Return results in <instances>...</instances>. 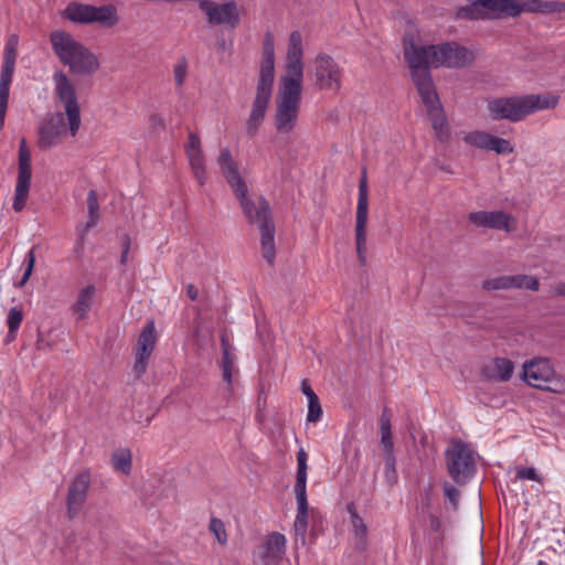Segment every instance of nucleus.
Returning a JSON list of instances; mask_svg holds the SVG:
<instances>
[{
    "label": "nucleus",
    "instance_id": "f257e3e1",
    "mask_svg": "<svg viewBox=\"0 0 565 565\" xmlns=\"http://www.w3.org/2000/svg\"><path fill=\"white\" fill-rule=\"evenodd\" d=\"M305 78L301 34L294 31L288 41L285 65L277 84L274 124L282 136L291 135L298 127L302 105Z\"/></svg>",
    "mask_w": 565,
    "mask_h": 565
},
{
    "label": "nucleus",
    "instance_id": "f03ea898",
    "mask_svg": "<svg viewBox=\"0 0 565 565\" xmlns=\"http://www.w3.org/2000/svg\"><path fill=\"white\" fill-rule=\"evenodd\" d=\"M54 93L64 106V111L50 115L39 129V147L49 149L60 143L70 134L76 137L81 128V108L73 82L63 71L53 74Z\"/></svg>",
    "mask_w": 565,
    "mask_h": 565
},
{
    "label": "nucleus",
    "instance_id": "7ed1b4c3",
    "mask_svg": "<svg viewBox=\"0 0 565 565\" xmlns=\"http://www.w3.org/2000/svg\"><path fill=\"white\" fill-rule=\"evenodd\" d=\"M565 11V2L555 0H469L467 6L457 10L461 19H500L516 18L522 13H561Z\"/></svg>",
    "mask_w": 565,
    "mask_h": 565
},
{
    "label": "nucleus",
    "instance_id": "20e7f679",
    "mask_svg": "<svg viewBox=\"0 0 565 565\" xmlns=\"http://www.w3.org/2000/svg\"><path fill=\"white\" fill-rule=\"evenodd\" d=\"M407 53L417 55L422 65L427 68H463L475 61V53L470 49L454 41L423 46L413 38H405L404 55Z\"/></svg>",
    "mask_w": 565,
    "mask_h": 565
},
{
    "label": "nucleus",
    "instance_id": "39448f33",
    "mask_svg": "<svg viewBox=\"0 0 565 565\" xmlns=\"http://www.w3.org/2000/svg\"><path fill=\"white\" fill-rule=\"evenodd\" d=\"M404 56L418 94L427 109L435 134L439 140L446 141L449 138L450 129L431 79L430 71L422 65V62L414 53H407Z\"/></svg>",
    "mask_w": 565,
    "mask_h": 565
},
{
    "label": "nucleus",
    "instance_id": "423d86ee",
    "mask_svg": "<svg viewBox=\"0 0 565 565\" xmlns=\"http://www.w3.org/2000/svg\"><path fill=\"white\" fill-rule=\"evenodd\" d=\"M50 43L60 62L72 74L90 76L100 68L98 56L71 33L55 30L50 34Z\"/></svg>",
    "mask_w": 565,
    "mask_h": 565
},
{
    "label": "nucleus",
    "instance_id": "0eeeda50",
    "mask_svg": "<svg viewBox=\"0 0 565 565\" xmlns=\"http://www.w3.org/2000/svg\"><path fill=\"white\" fill-rule=\"evenodd\" d=\"M554 94H529L490 99L487 104L489 116L494 120L521 121L531 114L554 109L558 105Z\"/></svg>",
    "mask_w": 565,
    "mask_h": 565
},
{
    "label": "nucleus",
    "instance_id": "6e6552de",
    "mask_svg": "<svg viewBox=\"0 0 565 565\" xmlns=\"http://www.w3.org/2000/svg\"><path fill=\"white\" fill-rule=\"evenodd\" d=\"M275 82V43L270 33L264 39L263 56L259 73L256 82L253 107L249 113V128L258 125L269 107Z\"/></svg>",
    "mask_w": 565,
    "mask_h": 565
},
{
    "label": "nucleus",
    "instance_id": "1a4fd4ad",
    "mask_svg": "<svg viewBox=\"0 0 565 565\" xmlns=\"http://www.w3.org/2000/svg\"><path fill=\"white\" fill-rule=\"evenodd\" d=\"M523 381L536 388L561 393L565 391V381L557 377L556 371L547 358H533L522 365Z\"/></svg>",
    "mask_w": 565,
    "mask_h": 565
},
{
    "label": "nucleus",
    "instance_id": "9d476101",
    "mask_svg": "<svg viewBox=\"0 0 565 565\" xmlns=\"http://www.w3.org/2000/svg\"><path fill=\"white\" fill-rule=\"evenodd\" d=\"M449 475L456 482H466L475 472L472 449L460 440H452L445 452Z\"/></svg>",
    "mask_w": 565,
    "mask_h": 565
},
{
    "label": "nucleus",
    "instance_id": "9b49d317",
    "mask_svg": "<svg viewBox=\"0 0 565 565\" xmlns=\"http://www.w3.org/2000/svg\"><path fill=\"white\" fill-rule=\"evenodd\" d=\"M309 76L320 90H339L342 83V70L334 58L319 53L311 62Z\"/></svg>",
    "mask_w": 565,
    "mask_h": 565
},
{
    "label": "nucleus",
    "instance_id": "f8f14e48",
    "mask_svg": "<svg viewBox=\"0 0 565 565\" xmlns=\"http://www.w3.org/2000/svg\"><path fill=\"white\" fill-rule=\"evenodd\" d=\"M64 15L72 22L82 24L98 22L104 26H114L118 22L117 10L113 6L95 7L72 2L65 8Z\"/></svg>",
    "mask_w": 565,
    "mask_h": 565
},
{
    "label": "nucleus",
    "instance_id": "ddd939ff",
    "mask_svg": "<svg viewBox=\"0 0 565 565\" xmlns=\"http://www.w3.org/2000/svg\"><path fill=\"white\" fill-rule=\"evenodd\" d=\"M254 222L260 234V245L264 259L273 265L276 257L275 224L271 218L268 203L263 198H257L253 203Z\"/></svg>",
    "mask_w": 565,
    "mask_h": 565
},
{
    "label": "nucleus",
    "instance_id": "4468645a",
    "mask_svg": "<svg viewBox=\"0 0 565 565\" xmlns=\"http://www.w3.org/2000/svg\"><path fill=\"white\" fill-rule=\"evenodd\" d=\"M369 220V198L366 172L363 171L359 183V196L355 221V244L359 260L362 265L366 262V226Z\"/></svg>",
    "mask_w": 565,
    "mask_h": 565
},
{
    "label": "nucleus",
    "instance_id": "2eb2a0df",
    "mask_svg": "<svg viewBox=\"0 0 565 565\" xmlns=\"http://www.w3.org/2000/svg\"><path fill=\"white\" fill-rule=\"evenodd\" d=\"M31 153L23 138L19 147L18 179L14 190L13 210L21 212L26 204L31 185Z\"/></svg>",
    "mask_w": 565,
    "mask_h": 565
},
{
    "label": "nucleus",
    "instance_id": "dca6fc26",
    "mask_svg": "<svg viewBox=\"0 0 565 565\" xmlns=\"http://www.w3.org/2000/svg\"><path fill=\"white\" fill-rule=\"evenodd\" d=\"M217 164L220 166L221 172L234 192L235 196L239 200L244 213H246V184L238 170L237 162L227 148L221 149L220 156L217 157Z\"/></svg>",
    "mask_w": 565,
    "mask_h": 565
},
{
    "label": "nucleus",
    "instance_id": "f3484780",
    "mask_svg": "<svg viewBox=\"0 0 565 565\" xmlns=\"http://www.w3.org/2000/svg\"><path fill=\"white\" fill-rule=\"evenodd\" d=\"M468 221L476 227L511 233L518 228V218L503 210L476 211L468 214Z\"/></svg>",
    "mask_w": 565,
    "mask_h": 565
},
{
    "label": "nucleus",
    "instance_id": "a211bd4d",
    "mask_svg": "<svg viewBox=\"0 0 565 565\" xmlns=\"http://www.w3.org/2000/svg\"><path fill=\"white\" fill-rule=\"evenodd\" d=\"M287 540L284 534L273 532L265 536L255 551L254 561L258 565H280L285 559Z\"/></svg>",
    "mask_w": 565,
    "mask_h": 565
},
{
    "label": "nucleus",
    "instance_id": "6ab92c4d",
    "mask_svg": "<svg viewBox=\"0 0 565 565\" xmlns=\"http://www.w3.org/2000/svg\"><path fill=\"white\" fill-rule=\"evenodd\" d=\"M462 140L470 147L484 151H493L497 154H510L514 152V147L508 139L494 136L486 130L465 132Z\"/></svg>",
    "mask_w": 565,
    "mask_h": 565
},
{
    "label": "nucleus",
    "instance_id": "aec40b11",
    "mask_svg": "<svg viewBox=\"0 0 565 565\" xmlns=\"http://www.w3.org/2000/svg\"><path fill=\"white\" fill-rule=\"evenodd\" d=\"M157 343V332L153 321H149L138 337L135 348V364L132 371L137 377L147 371L148 361Z\"/></svg>",
    "mask_w": 565,
    "mask_h": 565
},
{
    "label": "nucleus",
    "instance_id": "412c9836",
    "mask_svg": "<svg viewBox=\"0 0 565 565\" xmlns=\"http://www.w3.org/2000/svg\"><path fill=\"white\" fill-rule=\"evenodd\" d=\"M89 486L90 473L87 471L78 473L70 483L66 497L67 516L70 520L75 519L83 510Z\"/></svg>",
    "mask_w": 565,
    "mask_h": 565
},
{
    "label": "nucleus",
    "instance_id": "4be33fe9",
    "mask_svg": "<svg viewBox=\"0 0 565 565\" xmlns=\"http://www.w3.org/2000/svg\"><path fill=\"white\" fill-rule=\"evenodd\" d=\"M184 149L193 175L199 184L203 186L206 182L205 159L201 148V140L196 134H189Z\"/></svg>",
    "mask_w": 565,
    "mask_h": 565
},
{
    "label": "nucleus",
    "instance_id": "5701e85b",
    "mask_svg": "<svg viewBox=\"0 0 565 565\" xmlns=\"http://www.w3.org/2000/svg\"><path fill=\"white\" fill-rule=\"evenodd\" d=\"M297 501V515L294 523L295 540L297 543H306V533L308 529V501L307 491L295 490Z\"/></svg>",
    "mask_w": 565,
    "mask_h": 565
},
{
    "label": "nucleus",
    "instance_id": "b1692460",
    "mask_svg": "<svg viewBox=\"0 0 565 565\" xmlns=\"http://www.w3.org/2000/svg\"><path fill=\"white\" fill-rule=\"evenodd\" d=\"M514 372V363L505 358H494L482 366V374L490 380L507 382Z\"/></svg>",
    "mask_w": 565,
    "mask_h": 565
},
{
    "label": "nucleus",
    "instance_id": "393cba45",
    "mask_svg": "<svg viewBox=\"0 0 565 565\" xmlns=\"http://www.w3.org/2000/svg\"><path fill=\"white\" fill-rule=\"evenodd\" d=\"M14 65L10 62H2L0 74V130L4 126L8 109L10 85L12 83Z\"/></svg>",
    "mask_w": 565,
    "mask_h": 565
},
{
    "label": "nucleus",
    "instance_id": "a878e982",
    "mask_svg": "<svg viewBox=\"0 0 565 565\" xmlns=\"http://www.w3.org/2000/svg\"><path fill=\"white\" fill-rule=\"evenodd\" d=\"M95 295L96 288L94 285H87L78 291L77 297L72 305L73 313L76 316L77 320L87 318L94 303Z\"/></svg>",
    "mask_w": 565,
    "mask_h": 565
},
{
    "label": "nucleus",
    "instance_id": "bb28decb",
    "mask_svg": "<svg viewBox=\"0 0 565 565\" xmlns=\"http://www.w3.org/2000/svg\"><path fill=\"white\" fill-rule=\"evenodd\" d=\"M222 349L223 353L220 362V366L222 369V377L226 383L228 391L231 392L234 375L237 374V367L235 364L236 356L224 337H222Z\"/></svg>",
    "mask_w": 565,
    "mask_h": 565
},
{
    "label": "nucleus",
    "instance_id": "cd10ccee",
    "mask_svg": "<svg viewBox=\"0 0 565 565\" xmlns=\"http://www.w3.org/2000/svg\"><path fill=\"white\" fill-rule=\"evenodd\" d=\"M87 210H88V220L84 225L78 228V235L81 241H84L87 232L97 225L99 221V203L97 199V194L94 190H89L87 194Z\"/></svg>",
    "mask_w": 565,
    "mask_h": 565
},
{
    "label": "nucleus",
    "instance_id": "c85d7f7f",
    "mask_svg": "<svg viewBox=\"0 0 565 565\" xmlns=\"http://www.w3.org/2000/svg\"><path fill=\"white\" fill-rule=\"evenodd\" d=\"M348 511L351 516V525L353 529L355 546L359 550H364L366 545L367 526L362 518L356 513L353 504L348 505Z\"/></svg>",
    "mask_w": 565,
    "mask_h": 565
},
{
    "label": "nucleus",
    "instance_id": "c756f323",
    "mask_svg": "<svg viewBox=\"0 0 565 565\" xmlns=\"http://www.w3.org/2000/svg\"><path fill=\"white\" fill-rule=\"evenodd\" d=\"M115 471L129 475L132 469V455L129 448L116 449L110 458Z\"/></svg>",
    "mask_w": 565,
    "mask_h": 565
},
{
    "label": "nucleus",
    "instance_id": "7c9ffc66",
    "mask_svg": "<svg viewBox=\"0 0 565 565\" xmlns=\"http://www.w3.org/2000/svg\"><path fill=\"white\" fill-rule=\"evenodd\" d=\"M381 445L383 448V456L394 455V443L391 431L390 417L384 413L381 417Z\"/></svg>",
    "mask_w": 565,
    "mask_h": 565
},
{
    "label": "nucleus",
    "instance_id": "2f4dec72",
    "mask_svg": "<svg viewBox=\"0 0 565 565\" xmlns=\"http://www.w3.org/2000/svg\"><path fill=\"white\" fill-rule=\"evenodd\" d=\"M512 289H525L531 291H537L540 288V281L536 277L531 275H510Z\"/></svg>",
    "mask_w": 565,
    "mask_h": 565
},
{
    "label": "nucleus",
    "instance_id": "473e14b6",
    "mask_svg": "<svg viewBox=\"0 0 565 565\" xmlns=\"http://www.w3.org/2000/svg\"><path fill=\"white\" fill-rule=\"evenodd\" d=\"M307 459L308 456L306 451L303 449H300L297 454L298 470L295 490L307 491Z\"/></svg>",
    "mask_w": 565,
    "mask_h": 565
},
{
    "label": "nucleus",
    "instance_id": "72a5a7b5",
    "mask_svg": "<svg viewBox=\"0 0 565 565\" xmlns=\"http://www.w3.org/2000/svg\"><path fill=\"white\" fill-rule=\"evenodd\" d=\"M481 288L484 291L510 290L512 289L511 277L510 275H504L484 279Z\"/></svg>",
    "mask_w": 565,
    "mask_h": 565
},
{
    "label": "nucleus",
    "instance_id": "f704fd0d",
    "mask_svg": "<svg viewBox=\"0 0 565 565\" xmlns=\"http://www.w3.org/2000/svg\"><path fill=\"white\" fill-rule=\"evenodd\" d=\"M23 312L18 307H12L8 312L7 324H8V340L15 338L17 332L22 323Z\"/></svg>",
    "mask_w": 565,
    "mask_h": 565
},
{
    "label": "nucleus",
    "instance_id": "c9c22d12",
    "mask_svg": "<svg viewBox=\"0 0 565 565\" xmlns=\"http://www.w3.org/2000/svg\"><path fill=\"white\" fill-rule=\"evenodd\" d=\"M188 61L184 56L178 58L173 66V79L177 87L183 86L188 76Z\"/></svg>",
    "mask_w": 565,
    "mask_h": 565
},
{
    "label": "nucleus",
    "instance_id": "e433bc0d",
    "mask_svg": "<svg viewBox=\"0 0 565 565\" xmlns=\"http://www.w3.org/2000/svg\"><path fill=\"white\" fill-rule=\"evenodd\" d=\"M209 530L214 534L215 540L221 544L225 545L227 543V534L225 530V524L222 520L217 518H212L209 524Z\"/></svg>",
    "mask_w": 565,
    "mask_h": 565
},
{
    "label": "nucleus",
    "instance_id": "4c0bfd02",
    "mask_svg": "<svg viewBox=\"0 0 565 565\" xmlns=\"http://www.w3.org/2000/svg\"><path fill=\"white\" fill-rule=\"evenodd\" d=\"M24 273H23V276L20 280V282L18 284L19 287H23L28 280L30 279L32 273H33V269H34V265H35V248L32 247L25 255L24 257Z\"/></svg>",
    "mask_w": 565,
    "mask_h": 565
},
{
    "label": "nucleus",
    "instance_id": "58836bf2",
    "mask_svg": "<svg viewBox=\"0 0 565 565\" xmlns=\"http://www.w3.org/2000/svg\"><path fill=\"white\" fill-rule=\"evenodd\" d=\"M322 408L319 402V398L312 399L308 402V414L307 420L311 423H317L321 419Z\"/></svg>",
    "mask_w": 565,
    "mask_h": 565
},
{
    "label": "nucleus",
    "instance_id": "ea45409f",
    "mask_svg": "<svg viewBox=\"0 0 565 565\" xmlns=\"http://www.w3.org/2000/svg\"><path fill=\"white\" fill-rule=\"evenodd\" d=\"M383 457L385 465V478L390 483H393L396 480L395 455L388 454Z\"/></svg>",
    "mask_w": 565,
    "mask_h": 565
},
{
    "label": "nucleus",
    "instance_id": "a19ab883",
    "mask_svg": "<svg viewBox=\"0 0 565 565\" xmlns=\"http://www.w3.org/2000/svg\"><path fill=\"white\" fill-rule=\"evenodd\" d=\"M516 478L533 480V481H537V482L542 481V478L539 476L537 471L532 467L519 469L516 471Z\"/></svg>",
    "mask_w": 565,
    "mask_h": 565
},
{
    "label": "nucleus",
    "instance_id": "79ce46f5",
    "mask_svg": "<svg viewBox=\"0 0 565 565\" xmlns=\"http://www.w3.org/2000/svg\"><path fill=\"white\" fill-rule=\"evenodd\" d=\"M15 41L10 40L4 46L3 62L15 64Z\"/></svg>",
    "mask_w": 565,
    "mask_h": 565
},
{
    "label": "nucleus",
    "instance_id": "37998d69",
    "mask_svg": "<svg viewBox=\"0 0 565 565\" xmlns=\"http://www.w3.org/2000/svg\"><path fill=\"white\" fill-rule=\"evenodd\" d=\"M444 492L448 501L454 505V508H456L459 499V491L454 486L446 483L444 486Z\"/></svg>",
    "mask_w": 565,
    "mask_h": 565
},
{
    "label": "nucleus",
    "instance_id": "c03bdc74",
    "mask_svg": "<svg viewBox=\"0 0 565 565\" xmlns=\"http://www.w3.org/2000/svg\"><path fill=\"white\" fill-rule=\"evenodd\" d=\"M256 319V329H257V334L262 338V340L264 342H268L270 341V332L267 328V324L265 321H260L258 317L255 318Z\"/></svg>",
    "mask_w": 565,
    "mask_h": 565
},
{
    "label": "nucleus",
    "instance_id": "a18cd8bd",
    "mask_svg": "<svg viewBox=\"0 0 565 565\" xmlns=\"http://www.w3.org/2000/svg\"><path fill=\"white\" fill-rule=\"evenodd\" d=\"M301 392L306 395L308 402L318 398L307 380L301 382Z\"/></svg>",
    "mask_w": 565,
    "mask_h": 565
},
{
    "label": "nucleus",
    "instance_id": "49530a36",
    "mask_svg": "<svg viewBox=\"0 0 565 565\" xmlns=\"http://www.w3.org/2000/svg\"><path fill=\"white\" fill-rule=\"evenodd\" d=\"M130 248V237L128 235L125 236L124 244H122V253L120 257V263L125 265L127 263L128 253Z\"/></svg>",
    "mask_w": 565,
    "mask_h": 565
},
{
    "label": "nucleus",
    "instance_id": "de8ad7c7",
    "mask_svg": "<svg viewBox=\"0 0 565 565\" xmlns=\"http://www.w3.org/2000/svg\"><path fill=\"white\" fill-rule=\"evenodd\" d=\"M551 292H552L553 296L565 297V282L564 281H559V282L555 284L552 287V291Z\"/></svg>",
    "mask_w": 565,
    "mask_h": 565
},
{
    "label": "nucleus",
    "instance_id": "09e8293b",
    "mask_svg": "<svg viewBox=\"0 0 565 565\" xmlns=\"http://www.w3.org/2000/svg\"><path fill=\"white\" fill-rule=\"evenodd\" d=\"M186 294L191 300H195L198 298V289L193 285H189L186 287Z\"/></svg>",
    "mask_w": 565,
    "mask_h": 565
},
{
    "label": "nucleus",
    "instance_id": "8fccbe9b",
    "mask_svg": "<svg viewBox=\"0 0 565 565\" xmlns=\"http://www.w3.org/2000/svg\"><path fill=\"white\" fill-rule=\"evenodd\" d=\"M150 119H151L152 121H154V122H158V120H161V119H160V117H159L158 115H152V116L150 117Z\"/></svg>",
    "mask_w": 565,
    "mask_h": 565
}]
</instances>
